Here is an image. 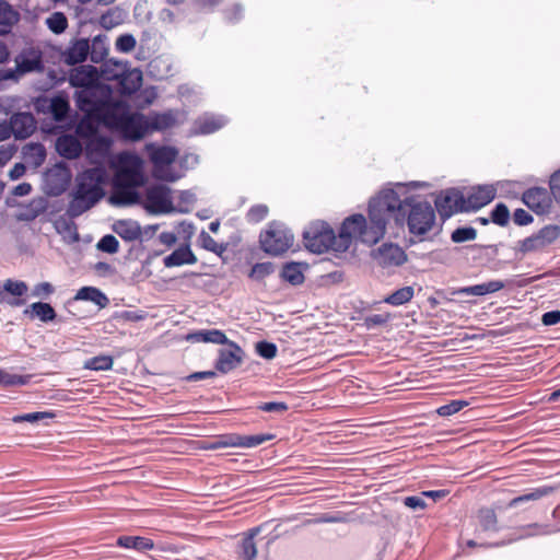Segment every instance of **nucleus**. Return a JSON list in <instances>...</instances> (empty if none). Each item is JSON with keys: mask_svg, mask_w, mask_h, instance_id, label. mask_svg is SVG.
<instances>
[{"mask_svg": "<svg viewBox=\"0 0 560 560\" xmlns=\"http://www.w3.org/2000/svg\"><path fill=\"white\" fill-rule=\"evenodd\" d=\"M348 518L342 512L317 513V523H343Z\"/></svg>", "mask_w": 560, "mask_h": 560, "instance_id": "61", "label": "nucleus"}, {"mask_svg": "<svg viewBox=\"0 0 560 560\" xmlns=\"http://www.w3.org/2000/svg\"><path fill=\"white\" fill-rule=\"evenodd\" d=\"M150 161L153 164V174L156 178L166 182H175L179 178L170 172V165L176 160L178 151L173 147H156L153 143L147 144Z\"/></svg>", "mask_w": 560, "mask_h": 560, "instance_id": "5", "label": "nucleus"}, {"mask_svg": "<svg viewBox=\"0 0 560 560\" xmlns=\"http://www.w3.org/2000/svg\"><path fill=\"white\" fill-rule=\"evenodd\" d=\"M390 319L389 314H371L364 318L363 325L368 329H373L380 326H384Z\"/></svg>", "mask_w": 560, "mask_h": 560, "instance_id": "58", "label": "nucleus"}, {"mask_svg": "<svg viewBox=\"0 0 560 560\" xmlns=\"http://www.w3.org/2000/svg\"><path fill=\"white\" fill-rule=\"evenodd\" d=\"M257 353L264 359H273L277 355V346L268 341H259L256 345Z\"/></svg>", "mask_w": 560, "mask_h": 560, "instance_id": "59", "label": "nucleus"}, {"mask_svg": "<svg viewBox=\"0 0 560 560\" xmlns=\"http://www.w3.org/2000/svg\"><path fill=\"white\" fill-rule=\"evenodd\" d=\"M55 417L54 412L50 411H37V412H31V413H23L18 415L12 418V421L14 423H21V422H38L44 419H51Z\"/></svg>", "mask_w": 560, "mask_h": 560, "instance_id": "51", "label": "nucleus"}, {"mask_svg": "<svg viewBox=\"0 0 560 560\" xmlns=\"http://www.w3.org/2000/svg\"><path fill=\"white\" fill-rule=\"evenodd\" d=\"M542 249H544V247L540 244L536 234H532L530 236L525 237L524 240H521L517 243V252L523 255L533 253V252H539Z\"/></svg>", "mask_w": 560, "mask_h": 560, "instance_id": "48", "label": "nucleus"}, {"mask_svg": "<svg viewBox=\"0 0 560 560\" xmlns=\"http://www.w3.org/2000/svg\"><path fill=\"white\" fill-rule=\"evenodd\" d=\"M142 85V72L139 69L126 68L124 74L116 83V88L121 95H132Z\"/></svg>", "mask_w": 560, "mask_h": 560, "instance_id": "24", "label": "nucleus"}, {"mask_svg": "<svg viewBox=\"0 0 560 560\" xmlns=\"http://www.w3.org/2000/svg\"><path fill=\"white\" fill-rule=\"evenodd\" d=\"M178 112L168 109L163 113H150L148 118V128L150 131H164L177 124Z\"/></svg>", "mask_w": 560, "mask_h": 560, "instance_id": "25", "label": "nucleus"}, {"mask_svg": "<svg viewBox=\"0 0 560 560\" xmlns=\"http://www.w3.org/2000/svg\"><path fill=\"white\" fill-rule=\"evenodd\" d=\"M34 106L38 113L50 115L56 122H66L69 118L70 104L68 96L63 93L51 97L39 96L35 100Z\"/></svg>", "mask_w": 560, "mask_h": 560, "instance_id": "6", "label": "nucleus"}, {"mask_svg": "<svg viewBox=\"0 0 560 560\" xmlns=\"http://www.w3.org/2000/svg\"><path fill=\"white\" fill-rule=\"evenodd\" d=\"M30 381L31 375H20L0 369V386L2 387L24 386L28 384Z\"/></svg>", "mask_w": 560, "mask_h": 560, "instance_id": "44", "label": "nucleus"}, {"mask_svg": "<svg viewBox=\"0 0 560 560\" xmlns=\"http://www.w3.org/2000/svg\"><path fill=\"white\" fill-rule=\"evenodd\" d=\"M476 237L477 230L472 226H459L451 234V241L457 244L474 241Z\"/></svg>", "mask_w": 560, "mask_h": 560, "instance_id": "47", "label": "nucleus"}, {"mask_svg": "<svg viewBox=\"0 0 560 560\" xmlns=\"http://www.w3.org/2000/svg\"><path fill=\"white\" fill-rule=\"evenodd\" d=\"M244 9L240 4H234L231 9L224 11V19L229 23H236L243 18Z\"/></svg>", "mask_w": 560, "mask_h": 560, "instance_id": "63", "label": "nucleus"}, {"mask_svg": "<svg viewBox=\"0 0 560 560\" xmlns=\"http://www.w3.org/2000/svg\"><path fill=\"white\" fill-rule=\"evenodd\" d=\"M467 405L468 402L466 400L456 399L450 401L448 404L440 406L436 412L441 417H450L460 411Z\"/></svg>", "mask_w": 560, "mask_h": 560, "instance_id": "54", "label": "nucleus"}, {"mask_svg": "<svg viewBox=\"0 0 560 560\" xmlns=\"http://www.w3.org/2000/svg\"><path fill=\"white\" fill-rule=\"evenodd\" d=\"M15 63L19 74L42 71L44 69L42 52L35 49L21 51L15 58Z\"/></svg>", "mask_w": 560, "mask_h": 560, "instance_id": "20", "label": "nucleus"}, {"mask_svg": "<svg viewBox=\"0 0 560 560\" xmlns=\"http://www.w3.org/2000/svg\"><path fill=\"white\" fill-rule=\"evenodd\" d=\"M112 93L110 85L96 83L90 88L75 91V105L88 117L96 120Z\"/></svg>", "mask_w": 560, "mask_h": 560, "instance_id": "4", "label": "nucleus"}, {"mask_svg": "<svg viewBox=\"0 0 560 560\" xmlns=\"http://www.w3.org/2000/svg\"><path fill=\"white\" fill-rule=\"evenodd\" d=\"M272 439L271 434L242 435L230 433L219 435L209 446V450H218L225 447H244L252 448L261 445Z\"/></svg>", "mask_w": 560, "mask_h": 560, "instance_id": "8", "label": "nucleus"}, {"mask_svg": "<svg viewBox=\"0 0 560 560\" xmlns=\"http://www.w3.org/2000/svg\"><path fill=\"white\" fill-rule=\"evenodd\" d=\"M129 114L130 106L126 101L114 100L110 96L96 120L116 131Z\"/></svg>", "mask_w": 560, "mask_h": 560, "instance_id": "11", "label": "nucleus"}, {"mask_svg": "<svg viewBox=\"0 0 560 560\" xmlns=\"http://www.w3.org/2000/svg\"><path fill=\"white\" fill-rule=\"evenodd\" d=\"M522 200L533 211L544 213L549 208V191L544 187H532L523 192Z\"/></svg>", "mask_w": 560, "mask_h": 560, "instance_id": "21", "label": "nucleus"}, {"mask_svg": "<svg viewBox=\"0 0 560 560\" xmlns=\"http://www.w3.org/2000/svg\"><path fill=\"white\" fill-rule=\"evenodd\" d=\"M166 3L171 7L177 8L176 11H173L171 9H162L160 12V18L162 21H167L170 23H173L176 21V18L179 13H183V11L179 9L182 4L185 3V0H166Z\"/></svg>", "mask_w": 560, "mask_h": 560, "instance_id": "55", "label": "nucleus"}, {"mask_svg": "<svg viewBox=\"0 0 560 560\" xmlns=\"http://www.w3.org/2000/svg\"><path fill=\"white\" fill-rule=\"evenodd\" d=\"M55 292V288L50 282H40L34 285L32 296L46 299Z\"/></svg>", "mask_w": 560, "mask_h": 560, "instance_id": "62", "label": "nucleus"}, {"mask_svg": "<svg viewBox=\"0 0 560 560\" xmlns=\"http://www.w3.org/2000/svg\"><path fill=\"white\" fill-rule=\"evenodd\" d=\"M144 209L152 214L171 213L175 209L172 203L171 191L165 186H153L145 192Z\"/></svg>", "mask_w": 560, "mask_h": 560, "instance_id": "10", "label": "nucleus"}, {"mask_svg": "<svg viewBox=\"0 0 560 560\" xmlns=\"http://www.w3.org/2000/svg\"><path fill=\"white\" fill-rule=\"evenodd\" d=\"M108 54V37L105 34H98L90 40L89 57L92 62H103Z\"/></svg>", "mask_w": 560, "mask_h": 560, "instance_id": "33", "label": "nucleus"}, {"mask_svg": "<svg viewBox=\"0 0 560 560\" xmlns=\"http://www.w3.org/2000/svg\"><path fill=\"white\" fill-rule=\"evenodd\" d=\"M97 248L107 254H115L119 249V243L114 235L107 234L98 241Z\"/></svg>", "mask_w": 560, "mask_h": 560, "instance_id": "56", "label": "nucleus"}, {"mask_svg": "<svg viewBox=\"0 0 560 560\" xmlns=\"http://www.w3.org/2000/svg\"><path fill=\"white\" fill-rule=\"evenodd\" d=\"M372 256L382 268L399 267L407 261V254L397 244L383 243L373 250Z\"/></svg>", "mask_w": 560, "mask_h": 560, "instance_id": "14", "label": "nucleus"}, {"mask_svg": "<svg viewBox=\"0 0 560 560\" xmlns=\"http://www.w3.org/2000/svg\"><path fill=\"white\" fill-rule=\"evenodd\" d=\"M435 208L442 218H450L457 212H467L464 194L451 188L442 191L435 199Z\"/></svg>", "mask_w": 560, "mask_h": 560, "instance_id": "12", "label": "nucleus"}, {"mask_svg": "<svg viewBox=\"0 0 560 560\" xmlns=\"http://www.w3.org/2000/svg\"><path fill=\"white\" fill-rule=\"evenodd\" d=\"M268 212H269V209L266 205H262V203L254 205L248 209V211L246 213V220L249 223H259L264 219H266V217L268 215Z\"/></svg>", "mask_w": 560, "mask_h": 560, "instance_id": "53", "label": "nucleus"}, {"mask_svg": "<svg viewBox=\"0 0 560 560\" xmlns=\"http://www.w3.org/2000/svg\"><path fill=\"white\" fill-rule=\"evenodd\" d=\"M98 70L94 66H79L69 73V82L72 86L86 89L97 83Z\"/></svg>", "mask_w": 560, "mask_h": 560, "instance_id": "22", "label": "nucleus"}, {"mask_svg": "<svg viewBox=\"0 0 560 560\" xmlns=\"http://www.w3.org/2000/svg\"><path fill=\"white\" fill-rule=\"evenodd\" d=\"M413 295V288L410 285H406L388 294L383 301L393 306H400L411 301Z\"/></svg>", "mask_w": 560, "mask_h": 560, "instance_id": "42", "label": "nucleus"}, {"mask_svg": "<svg viewBox=\"0 0 560 560\" xmlns=\"http://www.w3.org/2000/svg\"><path fill=\"white\" fill-rule=\"evenodd\" d=\"M479 526L483 532H499L498 518L494 510L490 508H482L478 511Z\"/></svg>", "mask_w": 560, "mask_h": 560, "instance_id": "39", "label": "nucleus"}, {"mask_svg": "<svg viewBox=\"0 0 560 560\" xmlns=\"http://www.w3.org/2000/svg\"><path fill=\"white\" fill-rule=\"evenodd\" d=\"M542 245V247H547L551 245L558 237L560 236V226L557 224H548L541 228L537 233H535Z\"/></svg>", "mask_w": 560, "mask_h": 560, "instance_id": "45", "label": "nucleus"}, {"mask_svg": "<svg viewBox=\"0 0 560 560\" xmlns=\"http://www.w3.org/2000/svg\"><path fill=\"white\" fill-rule=\"evenodd\" d=\"M200 246L211 253L217 255L222 254L225 250V247L222 244H218L214 238L208 234L206 231H201L199 234Z\"/></svg>", "mask_w": 560, "mask_h": 560, "instance_id": "50", "label": "nucleus"}, {"mask_svg": "<svg viewBox=\"0 0 560 560\" xmlns=\"http://www.w3.org/2000/svg\"><path fill=\"white\" fill-rule=\"evenodd\" d=\"M75 301H90L97 305L100 308H104L108 305L109 300L105 293L95 287H83L78 290L74 295Z\"/></svg>", "mask_w": 560, "mask_h": 560, "instance_id": "34", "label": "nucleus"}, {"mask_svg": "<svg viewBox=\"0 0 560 560\" xmlns=\"http://www.w3.org/2000/svg\"><path fill=\"white\" fill-rule=\"evenodd\" d=\"M116 544L118 547L135 549L140 552L152 550L154 548L153 540L142 536H119Z\"/></svg>", "mask_w": 560, "mask_h": 560, "instance_id": "32", "label": "nucleus"}, {"mask_svg": "<svg viewBox=\"0 0 560 560\" xmlns=\"http://www.w3.org/2000/svg\"><path fill=\"white\" fill-rule=\"evenodd\" d=\"M144 180H126L117 177L113 178V189L109 197L110 203L115 206H131L140 200L137 187L142 186Z\"/></svg>", "mask_w": 560, "mask_h": 560, "instance_id": "7", "label": "nucleus"}, {"mask_svg": "<svg viewBox=\"0 0 560 560\" xmlns=\"http://www.w3.org/2000/svg\"><path fill=\"white\" fill-rule=\"evenodd\" d=\"M495 188L492 185H479L472 187L467 196L464 195L465 207L468 211H476L490 203L495 197Z\"/></svg>", "mask_w": 560, "mask_h": 560, "instance_id": "16", "label": "nucleus"}, {"mask_svg": "<svg viewBox=\"0 0 560 560\" xmlns=\"http://www.w3.org/2000/svg\"><path fill=\"white\" fill-rule=\"evenodd\" d=\"M28 287L26 282L21 280L7 279L0 282V303H7L11 306H20L24 303L23 300L9 299L8 294L21 298L27 293Z\"/></svg>", "mask_w": 560, "mask_h": 560, "instance_id": "19", "label": "nucleus"}, {"mask_svg": "<svg viewBox=\"0 0 560 560\" xmlns=\"http://www.w3.org/2000/svg\"><path fill=\"white\" fill-rule=\"evenodd\" d=\"M281 278L292 285H299L304 281L302 266L299 262H287L281 270Z\"/></svg>", "mask_w": 560, "mask_h": 560, "instance_id": "40", "label": "nucleus"}, {"mask_svg": "<svg viewBox=\"0 0 560 560\" xmlns=\"http://www.w3.org/2000/svg\"><path fill=\"white\" fill-rule=\"evenodd\" d=\"M56 150L60 156L73 160L80 156L82 144L73 135H62L57 138Z\"/></svg>", "mask_w": 560, "mask_h": 560, "instance_id": "26", "label": "nucleus"}, {"mask_svg": "<svg viewBox=\"0 0 560 560\" xmlns=\"http://www.w3.org/2000/svg\"><path fill=\"white\" fill-rule=\"evenodd\" d=\"M46 25L52 33L61 34L68 27V20L62 12H54L46 19Z\"/></svg>", "mask_w": 560, "mask_h": 560, "instance_id": "46", "label": "nucleus"}, {"mask_svg": "<svg viewBox=\"0 0 560 560\" xmlns=\"http://www.w3.org/2000/svg\"><path fill=\"white\" fill-rule=\"evenodd\" d=\"M328 265V259L317 258V287H328L342 281L343 273L336 268L331 271L324 272Z\"/></svg>", "mask_w": 560, "mask_h": 560, "instance_id": "30", "label": "nucleus"}, {"mask_svg": "<svg viewBox=\"0 0 560 560\" xmlns=\"http://www.w3.org/2000/svg\"><path fill=\"white\" fill-rule=\"evenodd\" d=\"M505 287V283L501 280H491L488 282L468 285L459 288L456 293L459 295H475V296H483L490 293L498 292Z\"/></svg>", "mask_w": 560, "mask_h": 560, "instance_id": "28", "label": "nucleus"}, {"mask_svg": "<svg viewBox=\"0 0 560 560\" xmlns=\"http://www.w3.org/2000/svg\"><path fill=\"white\" fill-rule=\"evenodd\" d=\"M90 39L88 38H73L69 45L61 52V59L69 66L82 63L89 57Z\"/></svg>", "mask_w": 560, "mask_h": 560, "instance_id": "17", "label": "nucleus"}, {"mask_svg": "<svg viewBox=\"0 0 560 560\" xmlns=\"http://www.w3.org/2000/svg\"><path fill=\"white\" fill-rule=\"evenodd\" d=\"M552 490L553 489L551 487H547V486L535 488L527 493H524L522 495H518V497H515L514 499H512L508 503V508H516L522 503L539 500V499L548 495L549 493H551Z\"/></svg>", "mask_w": 560, "mask_h": 560, "instance_id": "38", "label": "nucleus"}, {"mask_svg": "<svg viewBox=\"0 0 560 560\" xmlns=\"http://www.w3.org/2000/svg\"><path fill=\"white\" fill-rule=\"evenodd\" d=\"M116 132L120 133L126 140L138 141L149 132L148 118L141 113L130 112Z\"/></svg>", "mask_w": 560, "mask_h": 560, "instance_id": "13", "label": "nucleus"}, {"mask_svg": "<svg viewBox=\"0 0 560 560\" xmlns=\"http://www.w3.org/2000/svg\"><path fill=\"white\" fill-rule=\"evenodd\" d=\"M13 136L18 140H24L36 130V120L31 113L20 112L10 117Z\"/></svg>", "mask_w": 560, "mask_h": 560, "instance_id": "18", "label": "nucleus"}, {"mask_svg": "<svg viewBox=\"0 0 560 560\" xmlns=\"http://www.w3.org/2000/svg\"><path fill=\"white\" fill-rule=\"evenodd\" d=\"M178 212H189V207L196 201V195L190 190H182L179 192Z\"/></svg>", "mask_w": 560, "mask_h": 560, "instance_id": "60", "label": "nucleus"}, {"mask_svg": "<svg viewBox=\"0 0 560 560\" xmlns=\"http://www.w3.org/2000/svg\"><path fill=\"white\" fill-rule=\"evenodd\" d=\"M115 175L119 179L144 180L142 173V160L133 153L121 152L116 156Z\"/></svg>", "mask_w": 560, "mask_h": 560, "instance_id": "9", "label": "nucleus"}, {"mask_svg": "<svg viewBox=\"0 0 560 560\" xmlns=\"http://www.w3.org/2000/svg\"><path fill=\"white\" fill-rule=\"evenodd\" d=\"M18 20L19 14L12 5L5 0H0V36L8 35Z\"/></svg>", "mask_w": 560, "mask_h": 560, "instance_id": "31", "label": "nucleus"}, {"mask_svg": "<svg viewBox=\"0 0 560 560\" xmlns=\"http://www.w3.org/2000/svg\"><path fill=\"white\" fill-rule=\"evenodd\" d=\"M225 345L228 348L219 350L215 361V369L223 374L236 369L242 363L244 354L242 348L236 342L229 340Z\"/></svg>", "mask_w": 560, "mask_h": 560, "instance_id": "15", "label": "nucleus"}, {"mask_svg": "<svg viewBox=\"0 0 560 560\" xmlns=\"http://www.w3.org/2000/svg\"><path fill=\"white\" fill-rule=\"evenodd\" d=\"M273 270L275 267L272 262H257L252 267L248 277L255 281H261L271 275Z\"/></svg>", "mask_w": 560, "mask_h": 560, "instance_id": "49", "label": "nucleus"}, {"mask_svg": "<svg viewBox=\"0 0 560 560\" xmlns=\"http://www.w3.org/2000/svg\"><path fill=\"white\" fill-rule=\"evenodd\" d=\"M126 68L127 65L119 61H104L101 66V70L98 71V79L101 78L104 81H115L117 83Z\"/></svg>", "mask_w": 560, "mask_h": 560, "instance_id": "36", "label": "nucleus"}, {"mask_svg": "<svg viewBox=\"0 0 560 560\" xmlns=\"http://www.w3.org/2000/svg\"><path fill=\"white\" fill-rule=\"evenodd\" d=\"M294 243L292 231L280 221H271L259 235L261 249L270 256H280Z\"/></svg>", "mask_w": 560, "mask_h": 560, "instance_id": "3", "label": "nucleus"}, {"mask_svg": "<svg viewBox=\"0 0 560 560\" xmlns=\"http://www.w3.org/2000/svg\"><path fill=\"white\" fill-rule=\"evenodd\" d=\"M197 262V257L190 249L189 245H184L176 248L172 254L163 259L166 268L179 267L183 265H194Z\"/></svg>", "mask_w": 560, "mask_h": 560, "instance_id": "27", "label": "nucleus"}, {"mask_svg": "<svg viewBox=\"0 0 560 560\" xmlns=\"http://www.w3.org/2000/svg\"><path fill=\"white\" fill-rule=\"evenodd\" d=\"M549 187L555 200L560 203V170L551 175Z\"/></svg>", "mask_w": 560, "mask_h": 560, "instance_id": "64", "label": "nucleus"}, {"mask_svg": "<svg viewBox=\"0 0 560 560\" xmlns=\"http://www.w3.org/2000/svg\"><path fill=\"white\" fill-rule=\"evenodd\" d=\"M23 313L30 318H38L44 323L51 322L56 318V312L54 307L50 304L44 302H35L31 304V306L25 308Z\"/></svg>", "mask_w": 560, "mask_h": 560, "instance_id": "35", "label": "nucleus"}, {"mask_svg": "<svg viewBox=\"0 0 560 560\" xmlns=\"http://www.w3.org/2000/svg\"><path fill=\"white\" fill-rule=\"evenodd\" d=\"M137 44L136 38L131 34H122L116 39V49L120 52H130Z\"/></svg>", "mask_w": 560, "mask_h": 560, "instance_id": "57", "label": "nucleus"}, {"mask_svg": "<svg viewBox=\"0 0 560 560\" xmlns=\"http://www.w3.org/2000/svg\"><path fill=\"white\" fill-rule=\"evenodd\" d=\"M113 231L126 242H133L141 237L142 231L133 220H118L113 224Z\"/></svg>", "mask_w": 560, "mask_h": 560, "instance_id": "29", "label": "nucleus"}, {"mask_svg": "<svg viewBox=\"0 0 560 560\" xmlns=\"http://www.w3.org/2000/svg\"><path fill=\"white\" fill-rule=\"evenodd\" d=\"M228 122V119L222 115L205 114L198 117L194 122V135H210Z\"/></svg>", "mask_w": 560, "mask_h": 560, "instance_id": "23", "label": "nucleus"}, {"mask_svg": "<svg viewBox=\"0 0 560 560\" xmlns=\"http://www.w3.org/2000/svg\"><path fill=\"white\" fill-rule=\"evenodd\" d=\"M189 339L198 342L225 345L229 342L225 334L220 329L198 330L189 336Z\"/></svg>", "mask_w": 560, "mask_h": 560, "instance_id": "37", "label": "nucleus"}, {"mask_svg": "<svg viewBox=\"0 0 560 560\" xmlns=\"http://www.w3.org/2000/svg\"><path fill=\"white\" fill-rule=\"evenodd\" d=\"M369 219L370 223L360 213L346 218L337 235L325 221H317V256L331 252L338 257L346 253L353 242L368 245L377 243L384 236L390 219L397 225L406 223L413 235H424L435 223V211L430 202L417 201L413 197L401 200L398 194L389 188L371 199Z\"/></svg>", "mask_w": 560, "mask_h": 560, "instance_id": "1", "label": "nucleus"}, {"mask_svg": "<svg viewBox=\"0 0 560 560\" xmlns=\"http://www.w3.org/2000/svg\"><path fill=\"white\" fill-rule=\"evenodd\" d=\"M259 533V528H252L248 535L242 540L240 548V556L243 560H255L257 556V548L254 541V537Z\"/></svg>", "mask_w": 560, "mask_h": 560, "instance_id": "41", "label": "nucleus"}, {"mask_svg": "<svg viewBox=\"0 0 560 560\" xmlns=\"http://www.w3.org/2000/svg\"><path fill=\"white\" fill-rule=\"evenodd\" d=\"M113 364V357L101 354L85 360L83 368L91 371H109L112 370Z\"/></svg>", "mask_w": 560, "mask_h": 560, "instance_id": "43", "label": "nucleus"}, {"mask_svg": "<svg viewBox=\"0 0 560 560\" xmlns=\"http://www.w3.org/2000/svg\"><path fill=\"white\" fill-rule=\"evenodd\" d=\"M106 180L107 173L100 166L81 173L77 177V185L66 210L67 215L74 219L93 208L105 196L103 185Z\"/></svg>", "mask_w": 560, "mask_h": 560, "instance_id": "2", "label": "nucleus"}, {"mask_svg": "<svg viewBox=\"0 0 560 560\" xmlns=\"http://www.w3.org/2000/svg\"><path fill=\"white\" fill-rule=\"evenodd\" d=\"M490 220L497 225L505 226L510 220V211L508 207L502 202L495 205L491 211Z\"/></svg>", "mask_w": 560, "mask_h": 560, "instance_id": "52", "label": "nucleus"}]
</instances>
